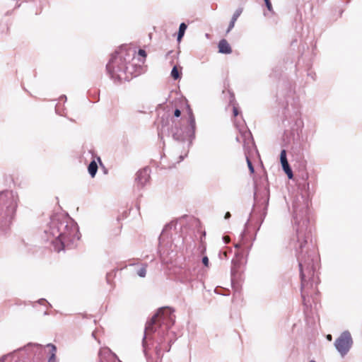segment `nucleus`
Segmentation results:
<instances>
[{
	"instance_id": "nucleus-35",
	"label": "nucleus",
	"mask_w": 362,
	"mask_h": 362,
	"mask_svg": "<svg viewBox=\"0 0 362 362\" xmlns=\"http://www.w3.org/2000/svg\"><path fill=\"white\" fill-rule=\"evenodd\" d=\"M61 99H64V100H66V95H62L60 97Z\"/></svg>"
},
{
	"instance_id": "nucleus-42",
	"label": "nucleus",
	"mask_w": 362,
	"mask_h": 362,
	"mask_svg": "<svg viewBox=\"0 0 362 362\" xmlns=\"http://www.w3.org/2000/svg\"><path fill=\"white\" fill-rule=\"evenodd\" d=\"M310 362H315V361L312 360V361H310Z\"/></svg>"
},
{
	"instance_id": "nucleus-38",
	"label": "nucleus",
	"mask_w": 362,
	"mask_h": 362,
	"mask_svg": "<svg viewBox=\"0 0 362 362\" xmlns=\"http://www.w3.org/2000/svg\"><path fill=\"white\" fill-rule=\"evenodd\" d=\"M223 257H227V254H226V252H224V253H223Z\"/></svg>"
},
{
	"instance_id": "nucleus-30",
	"label": "nucleus",
	"mask_w": 362,
	"mask_h": 362,
	"mask_svg": "<svg viewBox=\"0 0 362 362\" xmlns=\"http://www.w3.org/2000/svg\"><path fill=\"white\" fill-rule=\"evenodd\" d=\"M37 303H40V304H42V305H43V304H45V303H47V304H48V305H49V307H51V305H50V304H49V303H48V302H47L45 298H41V299H40V300L37 301Z\"/></svg>"
},
{
	"instance_id": "nucleus-15",
	"label": "nucleus",
	"mask_w": 362,
	"mask_h": 362,
	"mask_svg": "<svg viewBox=\"0 0 362 362\" xmlns=\"http://www.w3.org/2000/svg\"><path fill=\"white\" fill-rule=\"evenodd\" d=\"M47 346L50 348L51 355L49 358L48 362H57L56 358L57 347L52 344H47Z\"/></svg>"
},
{
	"instance_id": "nucleus-11",
	"label": "nucleus",
	"mask_w": 362,
	"mask_h": 362,
	"mask_svg": "<svg viewBox=\"0 0 362 362\" xmlns=\"http://www.w3.org/2000/svg\"><path fill=\"white\" fill-rule=\"evenodd\" d=\"M240 132L241 134V138L243 139V146L245 148L247 146H249L250 144H252V137L251 132L244 128L243 129H240Z\"/></svg>"
},
{
	"instance_id": "nucleus-22",
	"label": "nucleus",
	"mask_w": 362,
	"mask_h": 362,
	"mask_svg": "<svg viewBox=\"0 0 362 362\" xmlns=\"http://www.w3.org/2000/svg\"><path fill=\"white\" fill-rule=\"evenodd\" d=\"M242 12H243V8H238V9H236L235 13H233L231 19L233 20L234 21H236L237 19L239 18V16L241 15Z\"/></svg>"
},
{
	"instance_id": "nucleus-41",
	"label": "nucleus",
	"mask_w": 362,
	"mask_h": 362,
	"mask_svg": "<svg viewBox=\"0 0 362 362\" xmlns=\"http://www.w3.org/2000/svg\"><path fill=\"white\" fill-rule=\"evenodd\" d=\"M331 337H331V335H328V336H327V338H328V339H330Z\"/></svg>"
},
{
	"instance_id": "nucleus-16",
	"label": "nucleus",
	"mask_w": 362,
	"mask_h": 362,
	"mask_svg": "<svg viewBox=\"0 0 362 362\" xmlns=\"http://www.w3.org/2000/svg\"><path fill=\"white\" fill-rule=\"evenodd\" d=\"M282 168L285 173L287 175L289 179H292L293 177V171L288 164V162H286L281 164Z\"/></svg>"
},
{
	"instance_id": "nucleus-9",
	"label": "nucleus",
	"mask_w": 362,
	"mask_h": 362,
	"mask_svg": "<svg viewBox=\"0 0 362 362\" xmlns=\"http://www.w3.org/2000/svg\"><path fill=\"white\" fill-rule=\"evenodd\" d=\"M151 168L149 167H145L139 170L136 175L135 181L138 185L144 187L150 179Z\"/></svg>"
},
{
	"instance_id": "nucleus-32",
	"label": "nucleus",
	"mask_w": 362,
	"mask_h": 362,
	"mask_svg": "<svg viewBox=\"0 0 362 362\" xmlns=\"http://www.w3.org/2000/svg\"><path fill=\"white\" fill-rule=\"evenodd\" d=\"M233 115L234 116H237L238 115V110L236 107H233Z\"/></svg>"
},
{
	"instance_id": "nucleus-5",
	"label": "nucleus",
	"mask_w": 362,
	"mask_h": 362,
	"mask_svg": "<svg viewBox=\"0 0 362 362\" xmlns=\"http://www.w3.org/2000/svg\"><path fill=\"white\" fill-rule=\"evenodd\" d=\"M18 195L13 191L0 192V234L10 228L18 205Z\"/></svg>"
},
{
	"instance_id": "nucleus-3",
	"label": "nucleus",
	"mask_w": 362,
	"mask_h": 362,
	"mask_svg": "<svg viewBox=\"0 0 362 362\" xmlns=\"http://www.w3.org/2000/svg\"><path fill=\"white\" fill-rule=\"evenodd\" d=\"M47 241L57 252L74 248L80 239L76 223L69 216L54 214L45 230Z\"/></svg>"
},
{
	"instance_id": "nucleus-19",
	"label": "nucleus",
	"mask_w": 362,
	"mask_h": 362,
	"mask_svg": "<svg viewBox=\"0 0 362 362\" xmlns=\"http://www.w3.org/2000/svg\"><path fill=\"white\" fill-rule=\"evenodd\" d=\"M295 125L296 127H291V129L293 131H298V129H301L303 126V122L299 116H297L296 118L295 119Z\"/></svg>"
},
{
	"instance_id": "nucleus-1",
	"label": "nucleus",
	"mask_w": 362,
	"mask_h": 362,
	"mask_svg": "<svg viewBox=\"0 0 362 362\" xmlns=\"http://www.w3.org/2000/svg\"><path fill=\"white\" fill-rule=\"evenodd\" d=\"M293 220L296 233L290 240V247L296 251L301 279V297L304 305H308V298L317 293L318 276L315 270L318 257L314 251L309 250L308 240L311 230L309 228L308 202L303 196L293 203Z\"/></svg>"
},
{
	"instance_id": "nucleus-25",
	"label": "nucleus",
	"mask_w": 362,
	"mask_h": 362,
	"mask_svg": "<svg viewBox=\"0 0 362 362\" xmlns=\"http://www.w3.org/2000/svg\"><path fill=\"white\" fill-rule=\"evenodd\" d=\"M264 3H265V5L267 8V9L269 11H273V8H272V3L270 1V0H264Z\"/></svg>"
},
{
	"instance_id": "nucleus-4",
	"label": "nucleus",
	"mask_w": 362,
	"mask_h": 362,
	"mask_svg": "<svg viewBox=\"0 0 362 362\" xmlns=\"http://www.w3.org/2000/svg\"><path fill=\"white\" fill-rule=\"evenodd\" d=\"M135 51L131 48L120 47L112 55L106 65L107 71L115 82L129 81L134 74V67L131 61Z\"/></svg>"
},
{
	"instance_id": "nucleus-17",
	"label": "nucleus",
	"mask_w": 362,
	"mask_h": 362,
	"mask_svg": "<svg viewBox=\"0 0 362 362\" xmlns=\"http://www.w3.org/2000/svg\"><path fill=\"white\" fill-rule=\"evenodd\" d=\"M187 28V25L185 23H180L177 33V41H180L181 39L183 37Z\"/></svg>"
},
{
	"instance_id": "nucleus-39",
	"label": "nucleus",
	"mask_w": 362,
	"mask_h": 362,
	"mask_svg": "<svg viewBox=\"0 0 362 362\" xmlns=\"http://www.w3.org/2000/svg\"><path fill=\"white\" fill-rule=\"evenodd\" d=\"M48 315V313H47V311H45V312L44 313V315Z\"/></svg>"
},
{
	"instance_id": "nucleus-27",
	"label": "nucleus",
	"mask_w": 362,
	"mask_h": 362,
	"mask_svg": "<svg viewBox=\"0 0 362 362\" xmlns=\"http://www.w3.org/2000/svg\"><path fill=\"white\" fill-rule=\"evenodd\" d=\"M202 263L206 267L209 266V258L206 256L203 257Z\"/></svg>"
},
{
	"instance_id": "nucleus-10",
	"label": "nucleus",
	"mask_w": 362,
	"mask_h": 362,
	"mask_svg": "<svg viewBox=\"0 0 362 362\" xmlns=\"http://www.w3.org/2000/svg\"><path fill=\"white\" fill-rule=\"evenodd\" d=\"M99 355L100 362H122L109 349H102Z\"/></svg>"
},
{
	"instance_id": "nucleus-40",
	"label": "nucleus",
	"mask_w": 362,
	"mask_h": 362,
	"mask_svg": "<svg viewBox=\"0 0 362 362\" xmlns=\"http://www.w3.org/2000/svg\"><path fill=\"white\" fill-rule=\"evenodd\" d=\"M31 345H32L31 344H29L27 345V346L25 348L29 347Z\"/></svg>"
},
{
	"instance_id": "nucleus-6",
	"label": "nucleus",
	"mask_w": 362,
	"mask_h": 362,
	"mask_svg": "<svg viewBox=\"0 0 362 362\" xmlns=\"http://www.w3.org/2000/svg\"><path fill=\"white\" fill-rule=\"evenodd\" d=\"M182 124H179L175 120L173 121L174 126L170 129V133L174 140L179 142H187L189 148L195 138L196 122L192 110L188 109V117L186 119L181 118Z\"/></svg>"
},
{
	"instance_id": "nucleus-23",
	"label": "nucleus",
	"mask_w": 362,
	"mask_h": 362,
	"mask_svg": "<svg viewBox=\"0 0 362 362\" xmlns=\"http://www.w3.org/2000/svg\"><path fill=\"white\" fill-rule=\"evenodd\" d=\"M245 158H246L247 164V166H248L250 173H254V172H255L254 166H253L250 159L249 158L248 156L246 153H245Z\"/></svg>"
},
{
	"instance_id": "nucleus-33",
	"label": "nucleus",
	"mask_w": 362,
	"mask_h": 362,
	"mask_svg": "<svg viewBox=\"0 0 362 362\" xmlns=\"http://www.w3.org/2000/svg\"><path fill=\"white\" fill-rule=\"evenodd\" d=\"M230 216H231L230 213L228 211L226 213L224 218H225V219H228L230 218Z\"/></svg>"
},
{
	"instance_id": "nucleus-20",
	"label": "nucleus",
	"mask_w": 362,
	"mask_h": 362,
	"mask_svg": "<svg viewBox=\"0 0 362 362\" xmlns=\"http://www.w3.org/2000/svg\"><path fill=\"white\" fill-rule=\"evenodd\" d=\"M0 362H22L21 361L17 360L12 355H6L0 358Z\"/></svg>"
},
{
	"instance_id": "nucleus-21",
	"label": "nucleus",
	"mask_w": 362,
	"mask_h": 362,
	"mask_svg": "<svg viewBox=\"0 0 362 362\" xmlns=\"http://www.w3.org/2000/svg\"><path fill=\"white\" fill-rule=\"evenodd\" d=\"M170 75L171 77L175 80H177L180 78V71H178V69L176 66H174L173 68L172 69Z\"/></svg>"
},
{
	"instance_id": "nucleus-7",
	"label": "nucleus",
	"mask_w": 362,
	"mask_h": 362,
	"mask_svg": "<svg viewBox=\"0 0 362 362\" xmlns=\"http://www.w3.org/2000/svg\"><path fill=\"white\" fill-rule=\"evenodd\" d=\"M353 344V339L350 332L347 330L344 331L337 339H336L334 345L341 357H344Z\"/></svg>"
},
{
	"instance_id": "nucleus-26",
	"label": "nucleus",
	"mask_w": 362,
	"mask_h": 362,
	"mask_svg": "<svg viewBox=\"0 0 362 362\" xmlns=\"http://www.w3.org/2000/svg\"><path fill=\"white\" fill-rule=\"evenodd\" d=\"M235 23V21H234L233 20L231 19L229 23L228 28L226 30L227 33H228L234 28Z\"/></svg>"
},
{
	"instance_id": "nucleus-29",
	"label": "nucleus",
	"mask_w": 362,
	"mask_h": 362,
	"mask_svg": "<svg viewBox=\"0 0 362 362\" xmlns=\"http://www.w3.org/2000/svg\"><path fill=\"white\" fill-rule=\"evenodd\" d=\"M187 151L184 155H182V154L180 155L179 160L177 161V163H179L182 160H183V159L187 156Z\"/></svg>"
},
{
	"instance_id": "nucleus-31",
	"label": "nucleus",
	"mask_w": 362,
	"mask_h": 362,
	"mask_svg": "<svg viewBox=\"0 0 362 362\" xmlns=\"http://www.w3.org/2000/svg\"><path fill=\"white\" fill-rule=\"evenodd\" d=\"M140 56H142L144 57H145L146 56V51L144 49H140L138 52Z\"/></svg>"
},
{
	"instance_id": "nucleus-12",
	"label": "nucleus",
	"mask_w": 362,
	"mask_h": 362,
	"mask_svg": "<svg viewBox=\"0 0 362 362\" xmlns=\"http://www.w3.org/2000/svg\"><path fill=\"white\" fill-rule=\"evenodd\" d=\"M218 52L221 54H230L232 52V49L228 41L225 39H222L219 41L218 45Z\"/></svg>"
},
{
	"instance_id": "nucleus-34",
	"label": "nucleus",
	"mask_w": 362,
	"mask_h": 362,
	"mask_svg": "<svg viewBox=\"0 0 362 362\" xmlns=\"http://www.w3.org/2000/svg\"><path fill=\"white\" fill-rule=\"evenodd\" d=\"M308 76H310L312 78L313 80H315V74H313V73H308Z\"/></svg>"
},
{
	"instance_id": "nucleus-18",
	"label": "nucleus",
	"mask_w": 362,
	"mask_h": 362,
	"mask_svg": "<svg viewBox=\"0 0 362 362\" xmlns=\"http://www.w3.org/2000/svg\"><path fill=\"white\" fill-rule=\"evenodd\" d=\"M146 269L147 264H142L136 273L139 277L144 278L146 275Z\"/></svg>"
},
{
	"instance_id": "nucleus-8",
	"label": "nucleus",
	"mask_w": 362,
	"mask_h": 362,
	"mask_svg": "<svg viewBox=\"0 0 362 362\" xmlns=\"http://www.w3.org/2000/svg\"><path fill=\"white\" fill-rule=\"evenodd\" d=\"M255 201L257 204H264L265 206L268 205L269 200V189L267 185H265L262 189L257 186L254 194Z\"/></svg>"
},
{
	"instance_id": "nucleus-36",
	"label": "nucleus",
	"mask_w": 362,
	"mask_h": 362,
	"mask_svg": "<svg viewBox=\"0 0 362 362\" xmlns=\"http://www.w3.org/2000/svg\"><path fill=\"white\" fill-rule=\"evenodd\" d=\"M235 248H239L240 247V245L239 243L236 244L235 245Z\"/></svg>"
},
{
	"instance_id": "nucleus-37",
	"label": "nucleus",
	"mask_w": 362,
	"mask_h": 362,
	"mask_svg": "<svg viewBox=\"0 0 362 362\" xmlns=\"http://www.w3.org/2000/svg\"><path fill=\"white\" fill-rule=\"evenodd\" d=\"M236 140H237L238 141H240V137H239V136H237V137H236Z\"/></svg>"
},
{
	"instance_id": "nucleus-24",
	"label": "nucleus",
	"mask_w": 362,
	"mask_h": 362,
	"mask_svg": "<svg viewBox=\"0 0 362 362\" xmlns=\"http://www.w3.org/2000/svg\"><path fill=\"white\" fill-rule=\"evenodd\" d=\"M280 160H281V164L284 163L288 162L287 158H286V151L284 149L281 150V151Z\"/></svg>"
},
{
	"instance_id": "nucleus-28",
	"label": "nucleus",
	"mask_w": 362,
	"mask_h": 362,
	"mask_svg": "<svg viewBox=\"0 0 362 362\" xmlns=\"http://www.w3.org/2000/svg\"><path fill=\"white\" fill-rule=\"evenodd\" d=\"M181 115V111L179 109H175L174 111V116L175 117H180Z\"/></svg>"
},
{
	"instance_id": "nucleus-2",
	"label": "nucleus",
	"mask_w": 362,
	"mask_h": 362,
	"mask_svg": "<svg viewBox=\"0 0 362 362\" xmlns=\"http://www.w3.org/2000/svg\"><path fill=\"white\" fill-rule=\"evenodd\" d=\"M174 310L170 308H161L148 321L144 329L142 339L144 353L146 356V339L153 340L156 344L155 352L158 359L163 357V351H170L172 339H168V330L175 323Z\"/></svg>"
},
{
	"instance_id": "nucleus-13",
	"label": "nucleus",
	"mask_w": 362,
	"mask_h": 362,
	"mask_svg": "<svg viewBox=\"0 0 362 362\" xmlns=\"http://www.w3.org/2000/svg\"><path fill=\"white\" fill-rule=\"evenodd\" d=\"M231 263H232L231 270H230L231 280L233 281L239 275V274H238V269H239V267H240V263L238 262V260H235L234 259H232Z\"/></svg>"
},
{
	"instance_id": "nucleus-14",
	"label": "nucleus",
	"mask_w": 362,
	"mask_h": 362,
	"mask_svg": "<svg viewBox=\"0 0 362 362\" xmlns=\"http://www.w3.org/2000/svg\"><path fill=\"white\" fill-rule=\"evenodd\" d=\"M98 165L95 160H92L89 163L88 166V170L91 177H94L95 176L98 171Z\"/></svg>"
}]
</instances>
